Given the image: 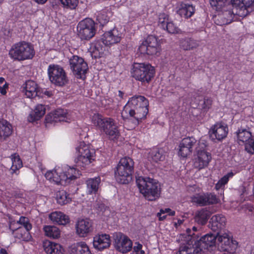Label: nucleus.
<instances>
[{
    "label": "nucleus",
    "mask_w": 254,
    "mask_h": 254,
    "mask_svg": "<svg viewBox=\"0 0 254 254\" xmlns=\"http://www.w3.org/2000/svg\"><path fill=\"white\" fill-rule=\"evenodd\" d=\"M136 182L140 192L147 200L154 201L160 197V185L156 180L140 177L136 179Z\"/></svg>",
    "instance_id": "2"
},
{
    "label": "nucleus",
    "mask_w": 254,
    "mask_h": 254,
    "mask_svg": "<svg viewBox=\"0 0 254 254\" xmlns=\"http://www.w3.org/2000/svg\"><path fill=\"white\" fill-rule=\"evenodd\" d=\"M195 10L192 4L181 2L178 4L177 12L181 17L188 19L193 15Z\"/></svg>",
    "instance_id": "25"
},
{
    "label": "nucleus",
    "mask_w": 254,
    "mask_h": 254,
    "mask_svg": "<svg viewBox=\"0 0 254 254\" xmlns=\"http://www.w3.org/2000/svg\"><path fill=\"white\" fill-rule=\"evenodd\" d=\"M76 151L77 157L75 161L77 166L84 167L94 160V150L90 149L84 142L81 143L76 148Z\"/></svg>",
    "instance_id": "11"
},
{
    "label": "nucleus",
    "mask_w": 254,
    "mask_h": 254,
    "mask_svg": "<svg viewBox=\"0 0 254 254\" xmlns=\"http://www.w3.org/2000/svg\"><path fill=\"white\" fill-rule=\"evenodd\" d=\"M196 151L197 153V157L194 162V166L198 170H200L207 166L211 156L210 153L204 150L200 151L197 147H196Z\"/></svg>",
    "instance_id": "23"
},
{
    "label": "nucleus",
    "mask_w": 254,
    "mask_h": 254,
    "mask_svg": "<svg viewBox=\"0 0 254 254\" xmlns=\"http://www.w3.org/2000/svg\"><path fill=\"white\" fill-rule=\"evenodd\" d=\"M69 65L74 75L77 78H85L88 67L83 59L77 56H73L69 59Z\"/></svg>",
    "instance_id": "13"
},
{
    "label": "nucleus",
    "mask_w": 254,
    "mask_h": 254,
    "mask_svg": "<svg viewBox=\"0 0 254 254\" xmlns=\"http://www.w3.org/2000/svg\"><path fill=\"white\" fill-rule=\"evenodd\" d=\"M196 144V140L193 137L184 138L179 144L178 154L183 158L187 157L192 151V148Z\"/></svg>",
    "instance_id": "21"
},
{
    "label": "nucleus",
    "mask_w": 254,
    "mask_h": 254,
    "mask_svg": "<svg viewBox=\"0 0 254 254\" xmlns=\"http://www.w3.org/2000/svg\"><path fill=\"white\" fill-rule=\"evenodd\" d=\"M171 211V209L170 208H165V209H161L160 210V211L161 213H162L163 214H165V213H168Z\"/></svg>",
    "instance_id": "58"
},
{
    "label": "nucleus",
    "mask_w": 254,
    "mask_h": 254,
    "mask_svg": "<svg viewBox=\"0 0 254 254\" xmlns=\"http://www.w3.org/2000/svg\"><path fill=\"white\" fill-rule=\"evenodd\" d=\"M212 100L210 98L205 97L202 103H199V106L204 111H208L211 107Z\"/></svg>",
    "instance_id": "49"
},
{
    "label": "nucleus",
    "mask_w": 254,
    "mask_h": 254,
    "mask_svg": "<svg viewBox=\"0 0 254 254\" xmlns=\"http://www.w3.org/2000/svg\"><path fill=\"white\" fill-rule=\"evenodd\" d=\"M187 234H190L191 236H195V239L197 240L196 242L194 243L196 246L200 249V253L203 250H208L209 248L214 247L216 243V235L215 234H206L200 238H199L198 234H194L190 229L188 228L186 230ZM193 239L194 237H192Z\"/></svg>",
    "instance_id": "14"
},
{
    "label": "nucleus",
    "mask_w": 254,
    "mask_h": 254,
    "mask_svg": "<svg viewBox=\"0 0 254 254\" xmlns=\"http://www.w3.org/2000/svg\"><path fill=\"white\" fill-rule=\"evenodd\" d=\"M227 6L228 8L224 7L221 9L222 13L218 16V22L217 23L218 25H223L230 23L235 15L245 17L249 13V10L240 8L238 6H234L231 3Z\"/></svg>",
    "instance_id": "8"
},
{
    "label": "nucleus",
    "mask_w": 254,
    "mask_h": 254,
    "mask_svg": "<svg viewBox=\"0 0 254 254\" xmlns=\"http://www.w3.org/2000/svg\"><path fill=\"white\" fill-rule=\"evenodd\" d=\"M131 74L135 80L148 83L154 76L155 70L149 64L134 63L132 65Z\"/></svg>",
    "instance_id": "7"
},
{
    "label": "nucleus",
    "mask_w": 254,
    "mask_h": 254,
    "mask_svg": "<svg viewBox=\"0 0 254 254\" xmlns=\"http://www.w3.org/2000/svg\"><path fill=\"white\" fill-rule=\"evenodd\" d=\"M93 243L95 249L101 251L110 246V237L109 235L105 234L97 235L94 237Z\"/></svg>",
    "instance_id": "24"
},
{
    "label": "nucleus",
    "mask_w": 254,
    "mask_h": 254,
    "mask_svg": "<svg viewBox=\"0 0 254 254\" xmlns=\"http://www.w3.org/2000/svg\"><path fill=\"white\" fill-rule=\"evenodd\" d=\"M227 126L222 123H218L213 125L209 131L210 137L212 140L217 139L219 141L225 138L228 134Z\"/></svg>",
    "instance_id": "20"
},
{
    "label": "nucleus",
    "mask_w": 254,
    "mask_h": 254,
    "mask_svg": "<svg viewBox=\"0 0 254 254\" xmlns=\"http://www.w3.org/2000/svg\"><path fill=\"white\" fill-rule=\"evenodd\" d=\"M49 218L54 223L65 225L68 223V216L60 211H55L49 215Z\"/></svg>",
    "instance_id": "31"
},
{
    "label": "nucleus",
    "mask_w": 254,
    "mask_h": 254,
    "mask_svg": "<svg viewBox=\"0 0 254 254\" xmlns=\"http://www.w3.org/2000/svg\"><path fill=\"white\" fill-rule=\"evenodd\" d=\"M175 212L174 211H172L171 210V211H170V212H169V215L170 216H174L175 215Z\"/></svg>",
    "instance_id": "64"
},
{
    "label": "nucleus",
    "mask_w": 254,
    "mask_h": 254,
    "mask_svg": "<svg viewBox=\"0 0 254 254\" xmlns=\"http://www.w3.org/2000/svg\"><path fill=\"white\" fill-rule=\"evenodd\" d=\"M95 49L99 52V53H102L104 51V49H103V48L102 47H100L99 43H96L95 45Z\"/></svg>",
    "instance_id": "54"
},
{
    "label": "nucleus",
    "mask_w": 254,
    "mask_h": 254,
    "mask_svg": "<svg viewBox=\"0 0 254 254\" xmlns=\"http://www.w3.org/2000/svg\"><path fill=\"white\" fill-rule=\"evenodd\" d=\"M191 231L192 232L191 234L193 232L194 234H199L198 232H197V228L195 226L192 227V229L191 230Z\"/></svg>",
    "instance_id": "61"
},
{
    "label": "nucleus",
    "mask_w": 254,
    "mask_h": 254,
    "mask_svg": "<svg viewBox=\"0 0 254 254\" xmlns=\"http://www.w3.org/2000/svg\"><path fill=\"white\" fill-rule=\"evenodd\" d=\"M17 223L23 226L27 232L32 228V225L29 222V219L26 217L21 216L19 220L17 221Z\"/></svg>",
    "instance_id": "43"
},
{
    "label": "nucleus",
    "mask_w": 254,
    "mask_h": 254,
    "mask_svg": "<svg viewBox=\"0 0 254 254\" xmlns=\"http://www.w3.org/2000/svg\"><path fill=\"white\" fill-rule=\"evenodd\" d=\"M206 201V205L216 204L218 202V199L216 195L212 193H204Z\"/></svg>",
    "instance_id": "41"
},
{
    "label": "nucleus",
    "mask_w": 254,
    "mask_h": 254,
    "mask_svg": "<svg viewBox=\"0 0 254 254\" xmlns=\"http://www.w3.org/2000/svg\"><path fill=\"white\" fill-rule=\"evenodd\" d=\"M49 80L52 83L58 86H63L68 82L65 71L58 64H50L48 68Z\"/></svg>",
    "instance_id": "9"
},
{
    "label": "nucleus",
    "mask_w": 254,
    "mask_h": 254,
    "mask_svg": "<svg viewBox=\"0 0 254 254\" xmlns=\"http://www.w3.org/2000/svg\"><path fill=\"white\" fill-rule=\"evenodd\" d=\"M92 123L99 129L104 131L112 139L117 138L120 134L118 127L114 119L94 114L91 118Z\"/></svg>",
    "instance_id": "4"
},
{
    "label": "nucleus",
    "mask_w": 254,
    "mask_h": 254,
    "mask_svg": "<svg viewBox=\"0 0 254 254\" xmlns=\"http://www.w3.org/2000/svg\"><path fill=\"white\" fill-rule=\"evenodd\" d=\"M142 248V245L141 244L138 242L135 243V245L133 247V252L136 253V254H139V251H141Z\"/></svg>",
    "instance_id": "52"
},
{
    "label": "nucleus",
    "mask_w": 254,
    "mask_h": 254,
    "mask_svg": "<svg viewBox=\"0 0 254 254\" xmlns=\"http://www.w3.org/2000/svg\"><path fill=\"white\" fill-rule=\"evenodd\" d=\"M226 0H210V4L217 11L224 7Z\"/></svg>",
    "instance_id": "44"
},
{
    "label": "nucleus",
    "mask_w": 254,
    "mask_h": 254,
    "mask_svg": "<svg viewBox=\"0 0 254 254\" xmlns=\"http://www.w3.org/2000/svg\"><path fill=\"white\" fill-rule=\"evenodd\" d=\"M114 245L119 252L125 254L130 251L132 248V243L127 236L122 233L114 235Z\"/></svg>",
    "instance_id": "16"
},
{
    "label": "nucleus",
    "mask_w": 254,
    "mask_h": 254,
    "mask_svg": "<svg viewBox=\"0 0 254 254\" xmlns=\"http://www.w3.org/2000/svg\"><path fill=\"white\" fill-rule=\"evenodd\" d=\"M148 101L144 96L132 97L124 107L122 113V117L128 114L130 117L135 120V124H138L142 119L145 118L148 113Z\"/></svg>",
    "instance_id": "1"
},
{
    "label": "nucleus",
    "mask_w": 254,
    "mask_h": 254,
    "mask_svg": "<svg viewBox=\"0 0 254 254\" xmlns=\"http://www.w3.org/2000/svg\"><path fill=\"white\" fill-rule=\"evenodd\" d=\"M12 157L11 158L12 161V166L11 169L12 170H15V169H18L20 168L22 166V161H21L20 158L18 156H16L14 154L13 156H12Z\"/></svg>",
    "instance_id": "47"
},
{
    "label": "nucleus",
    "mask_w": 254,
    "mask_h": 254,
    "mask_svg": "<svg viewBox=\"0 0 254 254\" xmlns=\"http://www.w3.org/2000/svg\"><path fill=\"white\" fill-rule=\"evenodd\" d=\"M67 111L62 109H58L53 112H51L46 117L45 120L47 123H53L62 122H67Z\"/></svg>",
    "instance_id": "22"
},
{
    "label": "nucleus",
    "mask_w": 254,
    "mask_h": 254,
    "mask_svg": "<svg viewBox=\"0 0 254 254\" xmlns=\"http://www.w3.org/2000/svg\"><path fill=\"white\" fill-rule=\"evenodd\" d=\"M165 29L171 34H177L180 32V29L175 25L172 22H167V24L165 26Z\"/></svg>",
    "instance_id": "46"
},
{
    "label": "nucleus",
    "mask_w": 254,
    "mask_h": 254,
    "mask_svg": "<svg viewBox=\"0 0 254 254\" xmlns=\"http://www.w3.org/2000/svg\"><path fill=\"white\" fill-rule=\"evenodd\" d=\"M183 222V220L181 219H178L177 221V222H175L174 225L176 226V227H177L178 225H181Z\"/></svg>",
    "instance_id": "59"
},
{
    "label": "nucleus",
    "mask_w": 254,
    "mask_h": 254,
    "mask_svg": "<svg viewBox=\"0 0 254 254\" xmlns=\"http://www.w3.org/2000/svg\"><path fill=\"white\" fill-rule=\"evenodd\" d=\"M216 235L219 245L221 248V250L223 251H229L230 245L232 243L231 240V236L228 231L222 233V234H218Z\"/></svg>",
    "instance_id": "29"
},
{
    "label": "nucleus",
    "mask_w": 254,
    "mask_h": 254,
    "mask_svg": "<svg viewBox=\"0 0 254 254\" xmlns=\"http://www.w3.org/2000/svg\"><path fill=\"white\" fill-rule=\"evenodd\" d=\"M119 96L120 97V99H122L123 98V95H124V93L121 91H119Z\"/></svg>",
    "instance_id": "63"
},
{
    "label": "nucleus",
    "mask_w": 254,
    "mask_h": 254,
    "mask_svg": "<svg viewBox=\"0 0 254 254\" xmlns=\"http://www.w3.org/2000/svg\"><path fill=\"white\" fill-rule=\"evenodd\" d=\"M226 222V218L223 215H214L210 219L209 227L212 231L216 233L215 235L222 234L227 231L225 229Z\"/></svg>",
    "instance_id": "17"
},
{
    "label": "nucleus",
    "mask_w": 254,
    "mask_h": 254,
    "mask_svg": "<svg viewBox=\"0 0 254 254\" xmlns=\"http://www.w3.org/2000/svg\"><path fill=\"white\" fill-rule=\"evenodd\" d=\"M46 108L42 104L38 105L34 110L30 114L28 119L29 122H33L39 120L45 114Z\"/></svg>",
    "instance_id": "32"
},
{
    "label": "nucleus",
    "mask_w": 254,
    "mask_h": 254,
    "mask_svg": "<svg viewBox=\"0 0 254 254\" xmlns=\"http://www.w3.org/2000/svg\"><path fill=\"white\" fill-rule=\"evenodd\" d=\"M181 48L186 51L192 50L199 46V42L192 38H186L180 40Z\"/></svg>",
    "instance_id": "35"
},
{
    "label": "nucleus",
    "mask_w": 254,
    "mask_h": 254,
    "mask_svg": "<svg viewBox=\"0 0 254 254\" xmlns=\"http://www.w3.org/2000/svg\"><path fill=\"white\" fill-rule=\"evenodd\" d=\"M45 235L54 239L58 238L60 236V231L58 228L54 226H45L44 227Z\"/></svg>",
    "instance_id": "39"
},
{
    "label": "nucleus",
    "mask_w": 254,
    "mask_h": 254,
    "mask_svg": "<svg viewBox=\"0 0 254 254\" xmlns=\"http://www.w3.org/2000/svg\"><path fill=\"white\" fill-rule=\"evenodd\" d=\"M133 166L134 162L131 158L127 157L122 158L115 171L117 181L122 184H128L131 180Z\"/></svg>",
    "instance_id": "5"
},
{
    "label": "nucleus",
    "mask_w": 254,
    "mask_h": 254,
    "mask_svg": "<svg viewBox=\"0 0 254 254\" xmlns=\"http://www.w3.org/2000/svg\"><path fill=\"white\" fill-rule=\"evenodd\" d=\"M165 155L163 149H156L150 153L149 158L154 162L163 161Z\"/></svg>",
    "instance_id": "40"
},
{
    "label": "nucleus",
    "mask_w": 254,
    "mask_h": 254,
    "mask_svg": "<svg viewBox=\"0 0 254 254\" xmlns=\"http://www.w3.org/2000/svg\"><path fill=\"white\" fill-rule=\"evenodd\" d=\"M231 2L234 6L249 10V13L252 12L254 9V0H231Z\"/></svg>",
    "instance_id": "34"
},
{
    "label": "nucleus",
    "mask_w": 254,
    "mask_h": 254,
    "mask_svg": "<svg viewBox=\"0 0 254 254\" xmlns=\"http://www.w3.org/2000/svg\"><path fill=\"white\" fill-rule=\"evenodd\" d=\"M21 229V227H18V228H12V224L11 223L9 226V229L11 230L12 234H13L14 232L16 230H20Z\"/></svg>",
    "instance_id": "56"
},
{
    "label": "nucleus",
    "mask_w": 254,
    "mask_h": 254,
    "mask_svg": "<svg viewBox=\"0 0 254 254\" xmlns=\"http://www.w3.org/2000/svg\"><path fill=\"white\" fill-rule=\"evenodd\" d=\"M8 88V84L5 83L2 86H0V93L2 95H5L6 93V89Z\"/></svg>",
    "instance_id": "53"
},
{
    "label": "nucleus",
    "mask_w": 254,
    "mask_h": 254,
    "mask_svg": "<svg viewBox=\"0 0 254 254\" xmlns=\"http://www.w3.org/2000/svg\"><path fill=\"white\" fill-rule=\"evenodd\" d=\"M77 35L81 40H89L95 34V23L90 18H85L79 22L77 26Z\"/></svg>",
    "instance_id": "10"
},
{
    "label": "nucleus",
    "mask_w": 254,
    "mask_h": 254,
    "mask_svg": "<svg viewBox=\"0 0 254 254\" xmlns=\"http://www.w3.org/2000/svg\"><path fill=\"white\" fill-rule=\"evenodd\" d=\"M43 247L47 254H63L64 249L59 244L46 241L43 243Z\"/></svg>",
    "instance_id": "30"
},
{
    "label": "nucleus",
    "mask_w": 254,
    "mask_h": 254,
    "mask_svg": "<svg viewBox=\"0 0 254 254\" xmlns=\"http://www.w3.org/2000/svg\"><path fill=\"white\" fill-rule=\"evenodd\" d=\"M162 214H163V213H161L160 211V212H158L157 213V216L159 217V219L160 221H162V220H164L166 218V216H167V215H166L162 216Z\"/></svg>",
    "instance_id": "55"
},
{
    "label": "nucleus",
    "mask_w": 254,
    "mask_h": 254,
    "mask_svg": "<svg viewBox=\"0 0 254 254\" xmlns=\"http://www.w3.org/2000/svg\"><path fill=\"white\" fill-rule=\"evenodd\" d=\"M0 254H8L6 251L4 249H1L0 250Z\"/></svg>",
    "instance_id": "62"
},
{
    "label": "nucleus",
    "mask_w": 254,
    "mask_h": 254,
    "mask_svg": "<svg viewBox=\"0 0 254 254\" xmlns=\"http://www.w3.org/2000/svg\"><path fill=\"white\" fill-rule=\"evenodd\" d=\"M238 139L239 141L245 142V150L248 153H254V140L252 132L246 129H240L237 132Z\"/></svg>",
    "instance_id": "18"
},
{
    "label": "nucleus",
    "mask_w": 254,
    "mask_h": 254,
    "mask_svg": "<svg viewBox=\"0 0 254 254\" xmlns=\"http://www.w3.org/2000/svg\"><path fill=\"white\" fill-rule=\"evenodd\" d=\"M191 201L199 206L206 205V201L204 198V194H196L191 197Z\"/></svg>",
    "instance_id": "42"
},
{
    "label": "nucleus",
    "mask_w": 254,
    "mask_h": 254,
    "mask_svg": "<svg viewBox=\"0 0 254 254\" xmlns=\"http://www.w3.org/2000/svg\"><path fill=\"white\" fill-rule=\"evenodd\" d=\"M138 50L141 54L157 55L161 51V47L157 38L150 35L139 47Z\"/></svg>",
    "instance_id": "12"
},
{
    "label": "nucleus",
    "mask_w": 254,
    "mask_h": 254,
    "mask_svg": "<svg viewBox=\"0 0 254 254\" xmlns=\"http://www.w3.org/2000/svg\"><path fill=\"white\" fill-rule=\"evenodd\" d=\"M159 23L161 25V27L165 29V26L169 22V16L167 14L163 13H160L159 15Z\"/></svg>",
    "instance_id": "50"
},
{
    "label": "nucleus",
    "mask_w": 254,
    "mask_h": 254,
    "mask_svg": "<svg viewBox=\"0 0 254 254\" xmlns=\"http://www.w3.org/2000/svg\"><path fill=\"white\" fill-rule=\"evenodd\" d=\"M23 91L27 98H33L38 95L39 91L38 85L32 80L27 81L23 85Z\"/></svg>",
    "instance_id": "28"
},
{
    "label": "nucleus",
    "mask_w": 254,
    "mask_h": 254,
    "mask_svg": "<svg viewBox=\"0 0 254 254\" xmlns=\"http://www.w3.org/2000/svg\"><path fill=\"white\" fill-rule=\"evenodd\" d=\"M77 175H79L78 171L74 168H67L65 172L62 173V169L58 167L47 172L45 176L47 180L56 184L65 185L77 179Z\"/></svg>",
    "instance_id": "3"
},
{
    "label": "nucleus",
    "mask_w": 254,
    "mask_h": 254,
    "mask_svg": "<svg viewBox=\"0 0 254 254\" xmlns=\"http://www.w3.org/2000/svg\"><path fill=\"white\" fill-rule=\"evenodd\" d=\"M9 55L13 60L21 61L31 59L35 55V51L32 44L21 41L12 46Z\"/></svg>",
    "instance_id": "6"
},
{
    "label": "nucleus",
    "mask_w": 254,
    "mask_h": 254,
    "mask_svg": "<svg viewBox=\"0 0 254 254\" xmlns=\"http://www.w3.org/2000/svg\"><path fill=\"white\" fill-rule=\"evenodd\" d=\"M56 198L57 202L61 205H64L71 201V198L65 190H60L56 192Z\"/></svg>",
    "instance_id": "37"
},
{
    "label": "nucleus",
    "mask_w": 254,
    "mask_h": 254,
    "mask_svg": "<svg viewBox=\"0 0 254 254\" xmlns=\"http://www.w3.org/2000/svg\"><path fill=\"white\" fill-rule=\"evenodd\" d=\"M64 6L70 9H74L78 4L77 0H60Z\"/></svg>",
    "instance_id": "48"
},
{
    "label": "nucleus",
    "mask_w": 254,
    "mask_h": 254,
    "mask_svg": "<svg viewBox=\"0 0 254 254\" xmlns=\"http://www.w3.org/2000/svg\"><path fill=\"white\" fill-rule=\"evenodd\" d=\"M123 33L117 28L115 27L104 33L101 38L102 42L106 46L117 44L121 41Z\"/></svg>",
    "instance_id": "19"
},
{
    "label": "nucleus",
    "mask_w": 254,
    "mask_h": 254,
    "mask_svg": "<svg viewBox=\"0 0 254 254\" xmlns=\"http://www.w3.org/2000/svg\"><path fill=\"white\" fill-rule=\"evenodd\" d=\"M224 185L221 184V183H220L219 181H218L217 182V183L215 185V189L217 190H219L220 188H222V187H223Z\"/></svg>",
    "instance_id": "57"
},
{
    "label": "nucleus",
    "mask_w": 254,
    "mask_h": 254,
    "mask_svg": "<svg viewBox=\"0 0 254 254\" xmlns=\"http://www.w3.org/2000/svg\"><path fill=\"white\" fill-rule=\"evenodd\" d=\"M233 175V173H229L222 177L219 181L221 183V184L224 186L226 183H227L229 177H232Z\"/></svg>",
    "instance_id": "51"
},
{
    "label": "nucleus",
    "mask_w": 254,
    "mask_h": 254,
    "mask_svg": "<svg viewBox=\"0 0 254 254\" xmlns=\"http://www.w3.org/2000/svg\"><path fill=\"white\" fill-rule=\"evenodd\" d=\"M11 133V126L5 120L0 121V139H5Z\"/></svg>",
    "instance_id": "36"
},
{
    "label": "nucleus",
    "mask_w": 254,
    "mask_h": 254,
    "mask_svg": "<svg viewBox=\"0 0 254 254\" xmlns=\"http://www.w3.org/2000/svg\"><path fill=\"white\" fill-rule=\"evenodd\" d=\"M210 212L206 208H202L195 213V221L199 224L203 225L206 223L209 217Z\"/></svg>",
    "instance_id": "33"
},
{
    "label": "nucleus",
    "mask_w": 254,
    "mask_h": 254,
    "mask_svg": "<svg viewBox=\"0 0 254 254\" xmlns=\"http://www.w3.org/2000/svg\"><path fill=\"white\" fill-rule=\"evenodd\" d=\"M182 236L184 243L181 245L176 254H198L200 249H198L194 243L197 241L195 239V236H192L194 237L193 239L190 234L187 233Z\"/></svg>",
    "instance_id": "15"
},
{
    "label": "nucleus",
    "mask_w": 254,
    "mask_h": 254,
    "mask_svg": "<svg viewBox=\"0 0 254 254\" xmlns=\"http://www.w3.org/2000/svg\"><path fill=\"white\" fill-rule=\"evenodd\" d=\"M100 182V179L99 177L90 179L86 181L87 190L90 194L97 192Z\"/></svg>",
    "instance_id": "38"
},
{
    "label": "nucleus",
    "mask_w": 254,
    "mask_h": 254,
    "mask_svg": "<svg viewBox=\"0 0 254 254\" xmlns=\"http://www.w3.org/2000/svg\"><path fill=\"white\" fill-rule=\"evenodd\" d=\"M34 1L39 4H44L47 1V0H34Z\"/></svg>",
    "instance_id": "60"
},
{
    "label": "nucleus",
    "mask_w": 254,
    "mask_h": 254,
    "mask_svg": "<svg viewBox=\"0 0 254 254\" xmlns=\"http://www.w3.org/2000/svg\"><path fill=\"white\" fill-rule=\"evenodd\" d=\"M70 254H92L89 247L84 242H79L72 244L69 247Z\"/></svg>",
    "instance_id": "27"
},
{
    "label": "nucleus",
    "mask_w": 254,
    "mask_h": 254,
    "mask_svg": "<svg viewBox=\"0 0 254 254\" xmlns=\"http://www.w3.org/2000/svg\"><path fill=\"white\" fill-rule=\"evenodd\" d=\"M76 232L80 237H85L92 230V225L89 219L78 220L76 225Z\"/></svg>",
    "instance_id": "26"
},
{
    "label": "nucleus",
    "mask_w": 254,
    "mask_h": 254,
    "mask_svg": "<svg viewBox=\"0 0 254 254\" xmlns=\"http://www.w3.org/2000/svg\"><path fill=\"white\" fill-rule=\"evenodd\" d=\"M97 20L102 25H104L109 20V16L106 11H102L97 15Z\"/></svg>",
    "instance_id": "45"
}]
</instances>
